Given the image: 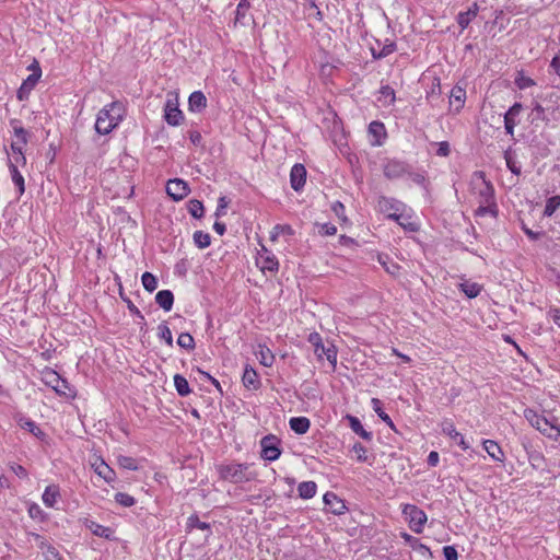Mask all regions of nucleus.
<instances>
[{
    "instance_id": "a18cd8bd",
    "label": "nucleus",
    "mask_w": 560,
    "mask_h": 560,
    "mask_svg": "<svg viewBox=\"0 0 560 560\" xmlns=\"http://www.w3.org/2000/svg\"><path fill=\"white\" fill-rule=\"evenodd\" d=\"M547 108H545L540 103L538 102H535L533 104V109H532V121L534 122L535 120H541V121H548V118L546 117V112Z\"/></svg>"
},
{
    "instance_id": "c03bdc74",
    "label": "nucleus",
    "mask_w": 560,
    "mask_h": 560,
    "mask_svg": "<svg viewBox=\"0 0 560 560\" xmlns=\"http://www.w3.org/2000/svg\"><path fill=\"white\" fill-rule=\"evenodd\" d=\"M249 9V2L248 0H240V3L236 8V12H235V24L236 23H241V24H245V18H246V13Z\"/></svg>"
},
{
    "instance_id": "052dcab7",
    "label": "nucleus",
    "mask_w": 560,
    "mask_h": 560,
    "mask_svg": "<svg viewBox=\"0 0 560 560\" xmlns=\"http://www.w3.org/2000/svg\"><path fill=\"white\" fill-rule=\"evenodd\" d=\"M380 93L383 97L388 98V105H392L396 101L395 91L389 85H382L380 89Z\"/></svg>"
},
{
    "instance_id": "603ef678",
    "label": "nucleus",
    "mask_w": 560,
    "mask_h": 560,
    "mask_svg": "<svg viewBox=\"0 0 560 560\" xmlns=\"http://www.w3.org/2000/svg\"><path fill=\"white\" fill-rule=\"evenodd\" d=\"M396 49H397L396 43L392 42V40H387L386 44L382 47V49L378 50L377 55H374V59L385 58V57L389 56L390 54H393L394 51H396Z\"/></svg>"
},
{
    "instance_id": "c756f323",
    "label": "nucleus",
    "mask_w": 560,
    "mask_h": 560,
    "mask_svg": "<svg viewBox=\"0 0 560 560\" xmlns=\"http://www.w3.org/2000/svg\"><path fill=\"white\" fill-rule=\"evenodd\" d=\"M459 290L469 299L477 298L481 290L482 285H480L477 282H471L469 280H465L462 283H459Z\"/></svg>"
},
{
    "instance_id": "f03ea898",
    "label": "nucleus",
    "mask_w": 560,
    "mask_h": 560,
    "mask_svg": "<svg viewBox=\"0 0 560 560\" xmlns=\"http://www.w3.org/2000/svg\"><path fill=\"white\" fill-rule=\"evenodd\" d=\"M250 468L252 464L248 463H230L219 466L218 472L223 480L232 483H242L256 479L257 472Z\"/></svg>"
},
{
    "instance_id": "0eeeda50",
    "label": "nucleus",
    "mask_w": 560,
    "mask_h": 560,
    "mask_svg": "<svg viewBox=\"0 0 560 560\" xmlns=\"http://www.w3.org/2000/svg\"><path fill=\"white\" fill-rule=\"evenodd\" d=\"M261 457L269 462L277 460L281 455L280 440L273 435L268 434L260 440Z\"/></svg>"
},
{
    "instance_id": "680f3d73",
    "label": "nucleus",
    "mask_w": 560,
    "mask_h": 560,
    "mask_svg": "<svg viewBox=\"0 0 560 560\" xmlns=\"http://www.w3.org/2000/svg\"><path fill=\"white\" fill-rule=\"evenodd\" d=\"M279 268V262L275 256L266 257L262 265V270L277 271Z\"/></svg>"
},
{
    "instance_id": "e2e57ef3",
    "label": "nucleus",
    "mask_w": 560,
    "mask_h": 560,
    "mask_svg": "<svg viewBox=\"0 0 560 560\" xmlns=\"http://www.w3.org/2000/svg\"><path fill=\"white\" fill-rule=\"evenodd\" d=\"M443 555H444L445 560H457L458 559V552L454 546H444Z\"/></svg>"
},
{
    "instance_id": "a211bd4d",
    "label": "nucleus",
    "mask_w": 560,
    "mask_h": 560,
    "mask_svg": "<svg viewBox=\"0 0 560 560\" xmlns=\"http://www.w3.org/2000/svg\"><path fill=\"white\" fill-rule=\"evenodd\" d=\"M524 415L530 425L537 429L541 434L546 432L547 428L551 424V421H549L545 416L539 415L533 409H526Z\"/></svg>"
},
{
    "instance_id": "6e6d98bb",
    "label": "nucleus",
    "mask_w": 560,
    "mask_h": 560,
    "mask_svg": "<svg viewBox=\"0 0 560 560\" xmlns=\"http://www.w3.org/2000/svg\"><path fill=\"white\" fill-rule=\"evenodd\" d=\"M352 451L357 454L358 462L365 463L368 460V450L363 444L359 442L354 443V445L352 446Z\"/></svg>"
},
{
    "instance_id": "774afa93",
    "label": "nucleus",
    "mask_w": 560,
    "mask_h": 560,
    "mask_svg": "<svg viewBox=\"0 0 560 560\" xmlns=\"http://www.w3.org/2000/svg\"><path fill=\"white\" fill-rule=\"evenodd\" d=\"M548 314L551 316L553 323L560 328V308L551 307Z\"/></svg>"
},
{
    "instance_id": "4468645a",
    "label": "nucleus",
    "mask_w": 560,
    "mask_h": 560,
    "mask_svg": "<svg viewBox=\"0 0 560 560\" xmlns=\"http://www.w3.org/2000/svg\"><path fill=\"white\" fill-rule=\"evenodd\" d=\"M117 125L114 122L107 110L101 109L95 121V130L100 135H108Z\"/></svg>"
},
{
    "instance_id": "5fc2aeb1",
    "label": "nucleus",
    "mask_w": 560,
    "mask_h": 560,
    "mask_svg": "<svg viewBox=\"0 0 560 560\" xmlns=\"http://www.w3.org/2000/svg\"><path fill=\"white\" fill-rule=\"evenodd\" d=\"M474 19L472 11L459 12L457 15V23L462 30H465Z\"/></svg>"
},
{
    "instance_id": "4c0bfd02",
    "label": "nucleus",
    "mask_w": 560,
    "mask_h": 560,
    "mask_svg": "<svg viewBox=\"0 0 560 560\" xmlns=\"http://www.w3.org/2000/svg\"><path fill=\"white\" fill-rule=\"evenodd\" d=\"M194 528H198L201 530H209L210 524L206 522H201L197 514H191L187 518L186 529L187 532H191Z\"/></svg>"
},
{
    "instance_id": "bf43d9fd",
    "label": "nucleus",
    "mask_w": 560,
    "mask_h": 560,
    "mask_svg": "<svg viewBox=\"0 0 560 560\" xmlns=\"http://www.w3.org/2000/svg\"><path fill=\"white\" fill-rule=\"evenodd\" d=\"M553 441L560 440V427L553 422L547 428L546 432L542 433Z\"/></svg>"
},
{
    "instance_id": "0e129e2a",
    "label": "nucleus",
    "mask_w": 560,
    "mask_h": 560,
    "mask_svg": "<svg viewBox=\"0 0 560 560\" xmlns=\"http://www.w3.org/2000/svg\"><path fill=\"white\" fill-rule=\"evenodd\" d=\"M439 148L436 150V155L446 158L451 153L450 143L447 141H441L438 143Z\"/></svg>"
},
{
    "instance_id": "dca6fc26",
    "label": "nucleus",
    "mask_w": 560,
    "mask_h": 560,
    "mask_svg": "<svg viewBox=\"0 0 560 560\" xmlns=\"http://www.w3.org/2000/svg\"><path fill=\"white\" fill-rule=\"evenodd\" d=\"M38 73H31L26 79L23 80L21 86L16 92V97L19 101H26L30 97L31 92L34 90L36 84L39 81Z\"/></svg>"
},
{
    "instance_id": "7ed1b4c3",
    "label": "nucleus",
    "mask_w": 560,
    "mask_h": 560,
    "mask_svg": "<svg viewBox=\"0 0 560 560\" xmlns=\"http://www.w3.org/2000/svg\"><path fill=\"white\" fill-rule=\"evenodd\" d=\"M376 208L389 220L399 221L407 219L405 218V212L408 209L407 205L396 198L380 196Z\"/></svg>"
},
{
    "instance_id": "13d9d810",
    "label": "nucleus",
    "mask_w": 560,
    "mask_h": 560,
    "mask_svg": "<svg viewBox=\"0 0 560 560\" xmlns=\"http://www.w3.org/2000/svg\"><path fill=\"white\" fill-rule=\"evenodd\" d=\"M318 226V233L322 236H331L337 233V228L331 223L316 224Z\"/></svg>"
},
{
    "instance_id": "a878e982",
    "label": "nucleus",
    "mask_w": 560,
    "mask_h": 560,
    "mask_svg": "<svg viewBox=\"0 0 560 560\" xmlns=\"http://www.w3.org/2000/svg\"><path fill=\"white\" fill-rule=\"evenodd\" d=\"M290 428L296 434H304L311 427V421L306 417H293L289 421Z\"/></svg>"
},
{
    "instance_id": "6e6552de",
    "label": "nucleus",
    "mask_w": 560,
    "mask_h": 560,
    "mask_svg": "<svg viewBox=\"0 0 560 560\" xmlns=\"http://www.w3.org/2000/svg\"><path fill=\"white\" fill-rule=\"evenodd\" d=\"M408 172H410V164L398 159L388 160L383 168L384 176L389 180L399 179Z\"/></svg>"
},
{
    "instance_id": "8fccbe9b",
    "label": "nucleus",
    "mask_w": 560,
    "mask_h": 560,
    "mask_svg": "<svg viewBox=\"0 0 560 560\" xmlns=\"http://www.w3.org/2000/svg\"><path fill=\"white\" fill-rule=\"evenodd\" d=\"M159 330V337L167 343L168 347H173V336L170 327L166 325V323H162L158 327Z\"/></svg>"
},
{
    "instance_id": "72a5a7b5",
    "label": "nucleus",
    "mask_w": 560,
    "mask_h": 560,
    "mask_svg": "<svg viewBox=\"0 0 560 560\" xmlns=\"http://www.w3.org/2000/svg\"><path fill=\"white\" fill-rule=\"evenodd\" d=\"M371 404L373 410L382 419V421H384L389 428L395 429L393 420L382 408V401L378 398H372Z\"/></svg>"
},
{
    "instance_id": "cd10ccee",
    "label": "nucleus",
    "mask_w": 560,
    "mask_h": 560,
    "mask_svg": "<svg viewBox=\"0 0 560 560\" xmlns=\"http://www.w3.org/2000/svg\"><path fill=\"white\" fill-rule=\"evenodd\" d=\"M107 110L108 115L112 117L114 122L118 126V124L124 118L125 107L121 102H113L109 105L104 107Z\"/></svg>"
},
{
    "instance_id": "20e7f679",
    "label": "nucleus",
    "mask_w": 560,
    "mask_h": 560,
    "mask_svg": "<svg viewBox=\"0 0 560 560\" xmlns=\"http://www.w3.org/2000/svg\"><path fill=\"white\" fill-rule=\"evenodd\" d=\"M307 341L314 347V353L315 355L320 360L325 355L327 361L331 364L332 370L336 369L337 365V349L336 347L330 343L328 347H326L323 343L322 336L314 331L311 332L307 337Z\"/></svg>"
},
{
    "instance_id": "2eb2a0df",
    "label": "nucleus",
    "mask_w": 560,
    "mask_h": 560,
    "mask_svg": "<svg viewBox=\"0 0 560 560\" xmlns=\"http://www.w3.org/2000/svg\"><path fill=\"white\" fill-rule=\"evenodd\" d=\"M323 500L327 510L336 515H341L347 510L345 502L334 492H326Z\"/></svg>"
},
{
    "instance_id": "393cba45",
    "label": "nucleus",
    "mask_w": 560,
    "mask_h": 560,
    "mask_svg": "<svg viewBox=\"0 0 560 560\" xmlns=\"http://www.w3.org/2000/svg\"><path fill=\"white\" fill-rule=\"evenodd\" d=\"M155 302L161 308L168 312L174 304V294L171 290H161L155 295Z\"/></svg>"
},
{
    "instance_id": "4be33fe9",
    "label": "nucleus",
    "mask_w": 560,
    "mask_h": 560,
    "mask_svg": "<svg viewBox=\"0 0 560 560\" xmlns=\"http://www.w3.org/2000/svg\"><path fill=\"white\" fill-rule=\"evenodd\" d=\"M8 167L10 171L11 179L18 188L19 196L25 191V182L23 175L18 170V166L11 159L8 160Z\"/></svg>"
},
{
    "instance_id": "b1692460",
    "label": "nucleus",
    "mask_w": 560,
    "mask_h": 560,
    "mask_svg": "<svg viewBox=\"0 0 560 560\" xmlns=\"http://www.w3.org/2000/svg\"><path fill=\"white\" fill-rule=\"evenodd\" d=\"M346 419H347V420H348V422H349V427L351 428V430H352L355 434H358L360 438H362V439H363V440H365V441H371V440H372V436H373L372 432L366 431V430L363 428V425H362V423H361V421H360V419H359V418H357V417H354V416H351V415H348V416L346 417Z\"/></svg>"
},
{
    "instance_id": "aec40b11",
    "label": "nucleus",
    "mask_w": 560,
    "mask_h": 560,
    "mask_svg": "<svg viewBox=\"0 0 560 560\" xmlns=\"http://www.w3.org/2000/svg\"><path fill=\"white\" fill-rule=\"evenodd\" d=\"M207 107V97L201 91H195L189 95L188 109L194 113H201Z\"/></svg>"
},
{
    "instance_id": "3c124183",
    "label": "nucleus",
    "mask_w": 560,
    "mask_h": 560,
    "mask_svg": "<svg viewBox=\"0 0 560 560\" xmlns=\"http://www.w3.org/2000/svg\"><path fill=\"white\" fill-rule=\"evenodd\" d=\"M52 376L56 381V384L52 385L56 393L59 395L67 396L66 389L70 390L69 383L66 380L61 378L57 373H54Z\"/></svg>"
},
{
    "instance_id": "2f4dec72",
    "label": "nucleus",
    "mask_w": 560,
    "mask_h": 560,
    "mask_svg": "<svg viewBox=\"0 0 560 560\" xmlns=\"http://www.w3.org/2000/svg\"><path fill=\"white\" fill-rule=\"evenodd\" d=\"M59 497V489L57 486H48L43 495V502L46 506L52 508L57 501V498Z\"/></svg>"
},
{
    "instance_id": "473e14b6",
    "label": "nucleus",
    "mask_w": 560,
    "mask_h": 560,
    "mask_svg": "<svg viewBox=\"0 0 560 560\" xmlns=\"http://www.w3.org/2000/svg\"><path fill=\"white\" fill-rule=\"evenodd\" d=\"M450 98H451V103L453 101L455 103H457L456 110L458 112L459 109L463 108L465 100H466V91H465V89L459 86V85H455L451 90Z\"/></svg>"
},
{
    "instance_id": "79ce46f5",
    "label": "nucleus",
    "mask_w": 560,
    "mask_h": 560,
    "mask_svg": "<svg viewBox=\"0 0 560 560\" xmlns=\"http://www.w3.org/2000/svg\"><path fill=\"white\" fill-rule=\"evenodd\" d=\"M141 281L148 292H153L158 288V278L149 271L142 275Z\"/></svg>"
},
{
    "instance_id": "39448f33",
    "label": "nucleus",
    "mask_w": 560,
    "mask_h": 560,
    "mask_svg": "<svg viewBox=\"0 0 560 560\" xmlns=\"http://www.w3.org/2000/svg\"><path fill=\"white\" fill-rule=\"evenodd\" d=\"M404 515L409 522V527L412 532L420 534L428 520L423 510L413 504H406L402 510Z\"/></svg>"
},
{
    "instance_id": "58836bf2",
    "label": "nucleus",
    "mask_w": 560,
    "mask_h": 560,
    "mask_svg": "<svg viewBox=\"0 0 560 560\" xmlns=\"http://www.w3.org/2000/svg\"><path fill=\"white\" fill-rule=\"evenodd\" d=\"M187 208L190 215L195 219H201L205 214L203 203L198 199L189 200Z\"/></svg>"
},
{
    "instance_id": "338daca9",
    "label": "nucleus",
    "mask_w": 560,
    "mask_h": 560,
    "mask_svg": "<svg viewBox=\"0 0 560 560\" xmlns=\"http://www.w3.org/2000/svg\"><path fill=\"white\" fill-rule=\"evenodd\" d=\"M12 471L21 479H25L28 476V472L25 467L19 464H13L11 466Z\"/></svg>"
},
{
    "instance_id": "de8ad7c7",
    "label": "nucleus",
    "mask_w": 560,
    "mask_h": 560,
    "mask_svg": "<svg viewBox=\"0 0 560 560\" xmlns=\"http://www.w3.org/2000/svg\"><path fill=\"white\" fill-rule=\"evenodd\" d=\"M117 463L121 468L128 470H137L138 464L133 457L120 455L117 457Z\"/></svg>"
},
{
    "instance_id": "ddd939ff",
    "label": "nucleus",
    "mask_w": 560,
    "mask_h": 560,
    "mask_svg": "<svg viewBox=\"0 0 560 560\" xmlns=\"http://www.w3.org/2000/svg\"><path fill=\"white\" fill-rule=\"evenodd\" d=\"M523 105L521 103H514L508 112L504 114V129L506 135L514 137V128L517 125L516 118L521 114Z\"/></svg>"
},
{
    "instance_id": "c85d7f7f",
    "label": "nucleus",
    "mask_w": 560,
    "mask_h": 560,
    "mask_svg": "<svg viewBox=\"0 0 560 560\" xmlns=\"http://www.w3.org/2000/svg\"><path fill=\"white\" fill-rule=\"evenodd\" d=\"M317 485L315 481H303L298 486L299 497L308 500L315 497Z\"/></svg>"
},
{
    "instance_id": "7c9ffc66",
    "label": "nucleus",
    "mask_w": 560,
    "mask_h": 560,
    "mask_svg": "<svg viewBox=\"0 0 560 560\" xmlns=\"http://www.w3.org/2000/svg\"><path fill=\"white\" fill-rule=\"evenodd\" d=\"M85 527L89 528L93 533V535L103 537L106 539L110 538L112 533H113L109 527L103 526L92 520L85 521Z\"/></svg>"
},
{
    "instance_id": "864d4df0",
    "label": "nucleus",
    "mask_w": 560,
    "mask_h": 560,
    "mask_svg": "<svg viewBox=\"0 0 560 560\" xmlns=\"http://www.w3.org/2000/svg\"><path fill=\"white\" fill-rule=\"evenodd\" d=\"M514 83L520 90H525L535 84L534 80L526 77L523 72L517 73Z\"/></svg>"
},
{
    "instance_id": "9b49d317",
    "label": "nucleus",
    "mask_w": 560,
    "mask_h": 560,
    "mask_svg": "<svg viewBox=\"0 0 560 560\" xmlns=\"http://www.w3.org/2000/svg\"><path fill=\"white\" fill-rule=\"evenodd\" d=\"M15 420L21 429L28 431L42 442L46 441L47 434L36 424L35 421L24 417L23 415H18Z\"/></svg>"
},
{
    "instance_id": "f257e3e1",
    "label": "nucleus",
    "mask_w": 560,
    "mask_h": 560,
    "mask_svg": "<svg viewBox=\"0 0 560 560\" xmlns=\"http://www.w3.org/2000/svg\"><path fill=\"white\" fill-rule=\"evenodd\" d=\"M470 189L479 203L478 208L475 210V215L485 217L489 214L497 218L499 210L494 197V187L491 182L486 178L485 172L476 171L472 173Z\"/></svg>"
},
{
    "instance_id": "49530a36",
    "label": "nucleus",
    "mask_w": 560,
    "mask_h": 560,
    "mask_svg": "<svg viewBox=\"0 0 560 560\" xmlns=\"http://www.w3.org/2000/svg\"><path fill=\"white\" fill-rule=\"evenodd\" d=\"M115 501L124 508H130L136 504V499L125 492H117L115 494Z\"/></svg>"
},
{
    "instance_id": "4d7b16f0",
    "label": "nucleus",
    "mask_w": 560,
    "mask_h": 560,
    "mask_svg": "<svg viewBox=\"0 0 560 560\" xmlns=\"http://www.w3.org/2000/svg\"><path fill=\"white\" fill-rule=\"evenodd\" d=\"M405 218H407V219L406 220L401 219V220L396 221V222L406 231L417 232L419 230L418 223L411 221V217L410 215H406L405 214Z\"/></svg>"
},
{
    "instance_id": "37998d69",
    "label": "nucleus",
    "mask_w": 560,
    "mask_h": 560,
    "mask_svg": "<svg viewBox=\"0 0 560 560\" xmlns=\"http://www.w3.org/2000/svg\"><path fill=\"white\" fill-rule=\"evenodd\" d=\"M177 345L185 350H194L196 347L194 337L188 332H182L177 338Z\"/></svg>"
},
{
    "instance_id": "bb28decb",
    "label": "nucleus",
    "mask_w": 560,
    "mask_h": 560,
    "mask_svg": "<svg viewBox=\"0 0 560 560\" xmlns=\"http://www.w3.org/2000/svg\"><path fill=\"white\" fill-rule=\"evenodd\" d=\"M256 355L259 359V363L266 368L272 366L276 359L272 351L265 345H258Z\"/></svg>"
},
{
    "instance_id": "a19ab883",
    "label": "nucleus",
    "mask_w": 560,
    "mask_h": 560,
    "mask_svg": "<svg viewBox=\"0 0 560 560\" xmlns=\"http://www.w3.org/2000/svg\"><path fill=\"white\" fill-rule=\"evenodd\" d=\"M11 125L13 127L14 136L18 138L16 142H21L22 144H26L28 141V132L27 130L20 125V121L16 119L11 120Z\"/></svg>"
},
{
    "instance_id": "ea45409f",
    "label": "nucleus",
    "mask_w": 560,
    "mask_h": 560,
    "mask_svg": "<svg viewBox=\"0 0 560 560\" xmlns=\"http://www.w3.org/2000/svg\"><path fill=\"white\" fill-rule=\"evenodd\" d=\"M504 160L506 163L508 168L515 175L521 174V165L517 164L515 160V154L512 151V149H508L504 152Z\"/></svg>"
},
{
    "instance_id": "c9c22d12",
    "label": "nucleus",
    "mask_w": 560,
    "mask_h": 560,
    "mask_svg": "<svg viewBox=\"0 0 560 560\" xmlns=\"http://www.w3.org/2000/svg\"><path fill=\"white\" fill-rule=\"evenodd\" d=\"M174 385L177 394L182 397L189 395L191 392L188 381L180 374H176L174 376Z\"/></svg>"
},
{
    "instance_id": "9d476101",
    "label": "nucleus",
    "mask_w": 560,
    "mask_h": 560,
    "mask_svg": "<svg viewBox=\"0 0 560 560\" xmlns=\"http://www.w3.org/2000/svg\"><path fill=\"white\" fill-rule=\"evenodd\" d=\"M306 168L301 163H295L290 172V185L293 190L300 191L306 183Z\"/></svg>"
},
{
    "instance_id": "1a4fd4ad",
    "label": "nucleus",
    "mask_w": 560,
    "mask_h": 560,
    "mask_svg": "<svg viewBox=\"0 0 560 560\" xmlns=\"http://www.w3.org/2000/svg\"><path fill=\"white\" fill-rule=\"evenodd\" d=\"M166 192L174 201H179L190 192V188L184 179L173 178L166 184Z\"/></svg>"
},
{
    "instance_id": "6ab92c4d",
    "label": "nucleus",
    "mask_w": 560,
    "mask_h": 560,
    "mask_svg": "<svg viewBox=\"0 0 560 560\" xmlns=\"http://www.w3.org/2000/svg\"><path fill=\"white\" fill-rule=\"evenodd\" d=\"M242 382H243V385L247 389H252V390H257L261 386V382H260L258 373L250 365L245 366L244 373L242 376Z\"/></svg>"
},
{
    "instance_id": "f8f14e48",
    "label": "nucleus",
    "mask_w": 560,
    "mask_h": 560,
    "mask_svg": "<svg viewBox=\"0 0 560 560\" xmlns=\"http://www.w3.org/2000/svg\"><path fill=\"white\" fill-rule=\"evenodd\" d=\"M368 130L369 135L372 137V140L370 141L372 145L380 147L385 142L387 132L385 125L382 121L373 120L370 122Z\"/></svg>"
},
{
    "instance_id": "f704fd0d",
    "label": "nucleus",
    "mask_w": 560,
    "mask_h": 560,
    "mask_svg": "<svg viewBox=\"0 0 560 560\" xmlns=\"http://www.w3.org/2000/svg\"><path fill=\"white\" fill-rule=\"evenodd\" d=\"M409 178L418 186L424 188L428 190L429 188V180L427 178V173L424 171L422 172H415L412 170V166L410 165V172L407 173Z\"/></svg>"
},
{
    "instance_id": "5701e85b",
    "label": "nucleus",
    "mask_w": 560,
    "mask_h": 560,
    "mask_svg": "<svg viewBox=\"0 0 560 560\" xmlns=\"http://www.w3.org/2000/svg\"><path fill=\"white\" fill-rule=\"evenodd\" d=\"M94 471L100 477H102L107 483L115 481L116 472L109 467L103 459H100V463L93 464Z\"/></svg>"
},
{
    "instance_id": "69168bd1",
    "label": "nucleus",
    "mask_w": 560,
    "mask_h": 560,
    "mask_svg": "<svg viewBox=\"0 0 560 560\" xmlns=\"http://www.w3.org/2000/svg\"><path fill=\"white\" fill-rule=\"evenodd\" d=\"M122 300L127 303V307L129 310V312L137 316L138 318L140 319H144L143 315L141 314V312L139 311V308L132 303V301L128 298H122Z\"/></svg>"
},
{
    "instance_id": "e433bc0d",
    "label": "nucleus",
    "mask_w": 560,
    "mask_h": 560,
    "mask_svg": "<svg viewBox=\"0 0 560 560\" xmlns=\"http://www.w3.org/2000/svg\"><path fill=\"white\" fill-rule=\"evenodd\" d=\"M192 240L195 245L200 248L205 249L210 246L211 244V236L209 233H206L203 231H196L192 235Z\"/></svg>"
},
{
    "instance_id": "09e8293b",
    "label": "nucleus",
    "mask_w": 560,
    "mask_h": 560,
    "mask_svg": "<svg viewBox=\"0 0 560 560\" xmlns=\"http://www.w3.org/2000/svg\"><path fill=\"white\" fill-rule=\"evenodd\" d=\"M559 206H560V197L559 196H553V197L549 198L547 200L545 209H544V215L551 217L555 213V211L559 208Z\"/></svg>"
},
{
    "instance_id": "f3484780",
    "label": "nucleus",
    "mask_w": 560,
    "mask_h": 560,
    "mask_svg": "<svg viewBox=\"0 0 560 560\" xmlns=\"http://www.w3.org/2000/svg\"><path fill=\"white\" fill-rule=\"evenodd\" d=\"M442 432L455 441L463 451H467L469 448V444L466 442L464 435L456 431L452 421H443Z\"/></svg>"
},
{
    "instance_id": "412c9836",
    "label": "nucleus",
    "mask_w": 560,
    "mask_h": 560,
    "mask_svg": "<svg viewBox=\"0 0 560 560\" xmlns=\"http://www.w3.org/2000/svg\"><path fill=\"white\" fill-rule=\"evenodd\" d=\"M482 446L488 455L495 462L504 463L505 456L501 446L493 440H485Z\"/></svg>"
},
{
    "instance_id": "423d86ee",
    "label": "nucleus",
    "mask_w": 560,
    "mask_h": 560,
    "mask_svg": "<svg viewBox=\"0 0 560 560\" xmlns=\"http://www.w3.org/2000/svg\"><path fill=\"white\" fill-rule=\"evenodd\" d=\"M164 119L170 126L173 127L179 126L184 121V114L179 109L177 95L167 96L164 105Z\"/></svg>"
}]
</instances>
